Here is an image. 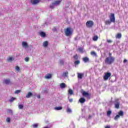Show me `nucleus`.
Returning <instances> with one entry per match:
<instances>
[{
	"label": "nucleus",
	"mask_w": 128,
	"mask_h": 128,
	"mask_svg": "<svg viewBox=\"0 0 128 128\" xmlns=\"http://www.w3.org/2000/svg\"><path fill=\"white\" fill-rule=\"evenodd\" d=\"M116 58L114 56H108L104 60L105 64H112L114 62Z\"/></svg>",
	"instance_id": "nucleus-1"
},
{
	"label": "nucleus",
	"mask_w": 128,
	"mask_h": 128,
	"mask_svg": "<svg viewBox=\"0 0 128 128\" xmlns=\"http://www.w3.org/2000/svg\"><path fill=\"white\" fill-rule=\"evenodd\" d=\"M64 33L66 36H70L72 34V28L68 27L64 30Z\"/></svg>",
	"instance_id": "nucleus-2"
},
{
	"label": "nucleus",
	"mask_w": 128,
	"mask_h": 128,
	"mask_svg": "<svg viewBox=\"0 0 128 128\" xmlns=\"http://www.w3.org/2000/svg\"><path fill=\"white\" fill-rule=\"evenodd\" d=\"M124 111L120 110L118 112V114L116 115V116L114 117V120H118V118H120V116H124Z\"/></svg>",
	"instance_id": "nucleus-3"
},
{
	"label": "nucleus",
	"mask_w": 128,
	"mask_h": 128,
	"mask_svg": "<svg viewBox=\"0 0 128 128\" xmlns=\"http://www.w3.org/2000/svg\"><path fill=\"white\" fill-rule=\"evenodd\" d=\"M94 21L92 20H88L86 22V28H92V26H94Z\"/></svg>",
	"instance_id": "nucleus-4"
},
{
	"label": "nucleus",
	"mask_w": 128,
	"mask_h": 128,
	"mask_svg": "<svg viewBox=\"0 0 128 128\" xmlns=\"http://www.w3.org/2000/svg\"><path fill=\"white\" fill-rule=\"evenodd\" d=\"M110 76H112V73L110 72L104 73V76H103L104 80H108V78H110Z\"/></svg>",
	"instance_id": "nucleus-5"
},
{
	"label": "nucleus",
	"mask_w": 128,
	"mask_h": 128,
	"mask_svg": "<svg viewBox=\"0 0 128 128\" xmlns=\"http://www.w3.org/2000/svg\"><path fill=\"white\" fill-rule=\"evenodd\" d=\"M82 96H86L87 98H88V100L90 98V94H89L86 91H83L82 92Z\"/></svg>",
	"instance_id": "nucleus-6"
},
{
	"label": "nucleus",
	"mask_w": 128,
	"mask_h": 128,
	"mask_svg": "<svg viewBox=\"0 0 128 128\" xmlns=\"http://www.w3.org/2000/svg\"><path fill=\"white\" fill-rule=\"evenodd\" d=\"M110 21L112 22H116V17L114 16V14L112 13L110 16Z\"/></svg>",
	"instance_id": "nucleus-7"
},
{
	"label": "nucleus",
	"mask_w": 128,
	"mask_h": 128,
	"mask_svg": "<svg viewBox=\"0 0 128 128\" xmlns=\"http://www.w3.org/2000/svg\"><path fill=\"white\" fill-rule=\"evenodd\" d=\"M120 101L118 100H116L114 102V106L116 108H117V110H118L120 108Z\"/></svg>",
	"instance_id": "nucleus-8"
},
{
	"label": "nucleus",
	"mask_w": 128,
	"mask_h": 128,
	"mask_svg": "<svg viewBox=\"0 0 128 128\" xmlns=\"http://www.w3.org/2000/svg\"><path fill=\"white\" fill-rule=\"evenodd\" d=\"M82 60L85 63L88 62H90V58L87 56H86L82 58Z\"/></svg>",
	"instance_id": "nucleus-9"
},
{
	"label": "nucleus",
	"mask_w": 128,
	"mask_h": 128,
	"mask_svg": "<svg viewBox=\"0 0 128 128\" xmlns=\"http://www.w3.org/2000/svg\"><path fill=\"white\" fill-rule=\"evenodd\" d=\"M32 4H36L40 2V0H31Z\"/></svg>",
	"instance_id": "nucleus-10"
},
{
	"label": "nucleus",
	"mask_w": 128,
	"mask_h": 128,
	"mask_svg": "<svg viewBox=\"0 0 128 128\" xmlns=\"http://www.w3.org/2000/svg\"><path fill=\"white\" fill-rule=\"evenodd\" d=\"M79 102L80 104H84V103L86 102V98H80L79 100Z\"/></svg>",
	"instance_id": "nucleus-11"
},
{
	"label": "nucleus",
	"mask_w": 128,
	"mask_h": 128,
	"mask_svg": "<svg viewBox=\"0 0 128 128\" xmlns=\"http://www.w3.org/2000/svg\"><path fill=\"white\" fill-rule=\"evenodd\" d=\"M40 36L42 38H46V32H40Z\"/></svg>",
	"instance_id": "nucleus-12"
},
{
	"label": "nucleus",
	"mask_w": 128,
	"mask_h": 128,
	"mask_svg": "<svg viewBox=\"0 0 128 128\" xmlns=\"http://www.w3.org/2000/svg\"><path fill=\"white\" fill-rule=\"evenodd\" d=\"M82 76H84V73H78V78L82 80Z\"/></svg>",
	"instance_id": "nucleus-13"
},
{
	"label": "nucleus",
	"mask_w": 128,
	"mask_h": 128,
	"mask_svg": "<svg viewBox=\"0 0 128 128\" xmlns=\"http://www.w3.org/2000/svg\"><path fill=\"white\" fill-rule=\"evenodd\" d=\"M22 46L24 48H28V45L26 42H22Z\"/></svg>",
	"instance_id": "nucleus-14"
},
{
	"label": "nucleus",
	"mask_w": 128,
	"mask_h": 128,
	"mask_svg": "<svg viewBox=\"0 0 128 128\" xmlns=\"http://www.w3.org/2000/svg\"><path fill=\"white\" fill-rule=\"evenodd\" d=\"M32 96V92H28V94L26 95V98H30V96Z\"/></svg>",
	"instance_id": "nucleus-15"
},
{
	"label": "nucleus",
	"mask_w": 128,
	"mask_h": 128,
	"mask_svg": "<svg viewBox=\"0 0 128 128\" xmlns=\"http://www.w3.org/2000/svg\"><path fill=\"white\" fill-rule=\"evenodd\" d=\"M45 78H47L48 80L50 78H52V74H48L44 76Z\"/></svg>",
	"instance_id": "nucleus-16"
},
{
	"label": "nucleus",
	"mask_w": 128,
	"mask_h": 128,
	"mask_svg": "<svg viewBox=\"0 0 128 128\" xmlns=\"http://www.w3.org/2000/svg\"><path fill=\"white\" fill-rule=\"evenodd\" d=\"M48 46V42L45 41L43 42V46H44V48H46V46Z\"/></svg>",
	"instance_id": "nucleus-17"
},
{
	"label": "nucleus",
	"mask_w": 128,
	"mask_h": 128,
	"mask_svg": "<svg viewBox=\"0 0 128 128\" xmlns=\"http://www.w3.org/2000/svg\"><path fill=\"white\" fill-rule=\"evenodd\" d=\"M60 88H66V85L64 83L60 84Z\"/></svg>",
	"instance_id": "nucleus-18"
},
{
	"label": "nucleus",
	"mask_w": 128,
	"mask_h": 128,
	"mask_svg": "<svg viewBox=\"0 0 128 128\" xmlns=\"http://www.w3.org/2000/svg\"><path fill=\"white\" fill-rule=\"evenodd\" d=\"M4 82L6 84H9L10 83V80L9 79H6L4 80Z\"/></svg>",
	"instance_id": "nucleus-19"
},
{
	"label": "nucleus",
	"mask_w": 128,
	"mask_h": 128,
	"mask_svg": "<svg viewBox=\"0 0 128 128\" xmlns=\"http://www.w3.org/2000/svg\"><path fill=\"white\" fill-rule=\"evenodd\" d=\"M122 34L120 33H118L116 36V38H122Z\"/></svg>",
	"instance_id": "nucleus-20"
},
{
	"label": "nucleus",
	"mask_w": 128,
	"mask_h": 128,
	"mask_svg": "<svg viewBox=\"0 0 128 128\" xmlns=\"http://www.w3.org/2000/svg\"><path fill=\"white\" fill-rule=\"evenodd\" d=\"M60 2H62V0H56L54 2V4L55 6H58Z\"/></svg>",
	"instance_id": "nucleus-21"
},
{
	"label": "nucleus",
	"mask_w": 128,
	"mask_h": 128,
	"mask_svg": "<svg viewBox=\"0 0 128 128\" xmlns=\"http://www.w3.org/2000/svg\"><path fill=\"white\" fill-rule=\"evenodd\" d=\"M68 93L70 96H72V94H74V90L72 89H69L68 90Z\"/></svg>",
	"instance_id": "nucleus-22"
},
{
	"label": "nucleus",
	"mask_w": 128,
	"mask_h": 128,
	"mask_svg": "<svg viewBox=\"0 0 128 128\" xmlns=\"http://www.w3.org/2000/svg\"><path fill=\"white\" fill-rule=\"evenodd\" d=\"M112 22H110V20H106V21H105V24L106 26H108V25H110V24H112Z\"/></svg>",
	"instance_id": "nucleus-23"
},
{
	"label": "nucleus",
	"mask_w": 128,
	"mask_h": 128,
	"mask_svg": "<svg viewBox=\"0 0 128 128\" xmlns=\"http://www.w3.org/2000/svg\"><path fill=\"white\" fill-rule=\"evenodd\" d=\"M92 40H94V42H96V40H98V36H94Z\"/></svg>",
	"instance_id": "nucleus-24"
},
{
	"label": "nucleus",
	"mask_w": 128,
	"mask_h": 128,
	"mask_svg": "<svg viewBox=\"0 0 128 128\" xmlns=\"http://www.w3.org/2000/svg\"><path fill=\"white\" fill-rule=\"evenodd\" d=\"M74 64H76V66H78V64H80V60H76L74 62Z\"/></svg>",
	"instance_id": "nucleus-25"
},
{
	"label": "nucleus",
	"mask_w": 128,
	"mask_h": 128,
	"mask_svg": "<svg viewBox=\"0 0 128 128\" xmlns=\"http://www.w3.org/2000/svg\"><path fill=\"white\" fill-rule=\"evenodd\" d=\"M54 110H62V106L55 107Z\"/></svg>",
	"instance_id": "nucleus-26"
},
{
	"label": "nucleus",
	"mask_w": 128,
	"mask_h": 128,
	"mask_svg": "<svg viewBox=\"0 0 128 128\" xmlns=\"http://www.w3.org/2000/svg\"><path fill=\"white\" fill-rule=\"evenodd\" d=\"M91 56H96V53L94 51H92L90 52Z\"/></svg>",
	"instance_id": "nucleus-27"
},
{
	"label": "nucleus",
	"mask_w": 128,
	"mask_h": 128,
	"mask_svg": "<svg viewBox=\"0 0 128 128\" xmlns=\"http://www.w3.org/2000/svg\"><path fill=\"white\" fill-rule=\"evenodd\" d=\"M54 6H56L54 4V2L52 3V4H50V8H54Z\"/></svg>",
	"instance_id": "nucleus-28"
},
{
	"label": "nucleus",
	"mask_w": 128,
	"mask_h": 128,
	"mask_svg": "<svg viewBox=\"0 0 128 128\" xmlns=\"http://www.w3.org/2000/svg\"><path fill=\"white\" fill-rule=\"evenodd\" d=\"M74 58L76 60H78V54H76L75 56H74Z\"/></svg>",
	"instance_id": "nucleus-29"
},
{
	"label": "nucleus",
	"mask_w": 128,
	"mask_h": 128,
	"mask_svg": "<svg viewBox=\"0 0 128 128\" xmlns=\"http://www.w3.org/2000/svg\"><path fill=\"white\" fill-rule=\"evenodd\" d=\"M14 58L12 57H9L8 58V62H12L14 60Z\"/></svg>",
	"instance_id": "nucleus-30"
},
{
	"label": "nucleus",
	"mask_w": 128,
	"mask_h": 128,
	"mask_svg": "<svg viewBox=\"0 0 128 128\" xmlns=\"http://www.w3.org/2000/svg\"><path fill=\"white\" fill-rule=\"evenodd\" d=\"M14 100H16V98L12 97V98L9 100V102H14Z\"/></svg>",
	"instance_id": "nucleus-31"
},
{
	"label": "nucleus",
	"mask_w": 128,
	"mask_h": 128,
	"mask_svg": "<svg viewBox=\"0 0 128 128\" xmlns=\"http://www.w3.org/2000/svg\"><path fill=\"white\" fill-rule=\"evenodd\" d=\"M110 114H112V111L108 110L107 112V116H110Z\"/></svg>",
	"instance_id": "nucleus-32"
},
{
	"label": "nucleus",
	"mask_w": 128,
	"mask_h": 128,
	"mask_svg": "<svg viewBox=\"0 0 128 128\" xmlns=\"http://www.w3.org/2000/svg\"><path fill=\"white\" fill-rule=\"evenodd\" d=\"M60 62L62 66H64V60H60Z\"/></svg>",
	"instance_id": "nucleus-33"
},
{
	"label": "nucleus",
	"mask_w": 128,
	"mask_h": 128,
	"mask_svg": "<svg viewBox=\"0 0 128 128\" xmlns=\"http://www.w3.org/2000/svg\"><path fill=\"white\" fill-rule=\"evenodd\" d=\"M68 72H64L63 73V76H68Z\"/></svg>",
	"instance_id": "nucleus-34"
},
{
	"label": "nucleus",
	"mask_w": 128,
	"mask_h": 128,
	"mask_svg": "<svg viewBox=\"0 0 128 128\" xmlns=\"http://www.w3.org/2000/svg\"><path fill=\"white\" fill-rule=\"evenodd\" d=\"M6 122H10V117L7 118L6 119Z\"/></svg>",
	"instance_id": "nucleus-35"
},
{
	"label": "nucleus",
	"mask_w": 128,
	"mask_h": 128,
	"mask_svg": "<svg viewBox=\"0 0 128 128\" xmlns=\"http://www.w3.org/2000/svg\"><path fill=\"white\" fill-rule=\"evenodd\" d=\"M18 108L20 110H22V108H24V106H22V104H20L18 105Z\"/></svg>",
	"instance_id": "nucleus-36"
},
{
	"label": "nucleus",
	"mask_w": 128,
	"mask_h": 128,
	"mask_svg": "<svg viewBox=\"0 0 128 128\" xmlns=\"http://www.w3.org/2000/svg\"><path fill=\"white\" fill-rule=\"evenodd\" d=\"M34 128H36L38 126V124H35L32 125Z\"/></svg>",
	"instance_id": "nucleus-37"
},
{
	"label": "nucleus",
	"mask_w": 128,
	"mask_h": 128,
	"mask_svg": "<svg viewBox=\"0 0 128 128\" xmlns=\"http://www.w3.org/2000/svg\"><path fill=\"white\" fill-rule=\"evenodd\" d=\"M66 112H72V110L70 109V108L68 107L67 108Z\"/></svg>",
	"instance_id": "nucleus-38"
},
{
	"label": "nucleus",
	"mask_w": 128,
	"mask_h": 128,
	"mask_svg": "<svg viewBox=\"0 0 128 128\" xmlns=\"http://www.w3.org/2000/svg\"><path fill=\"white\" fill-rule=\"evenodd\" d=\"M78 50H79L80 52H84V49H82V48H78Z\"/></svg>",
	"instance_id": "nucleus-39"
},
{
	"label": "nucleus",
	"mask_w": 128,
	"mask_h": 128,
	"mask_svg": "<svg viewBox=\"0 0 128 128\" xmlns=\"http://www.w3.org/2000/svg\"><path fill=\"white\" fill-rule=\"evenodd\" d=\"M16 70H17L18 72H20V68L18 67V66H16Z\"/></svg>",
	"instance_id": "nucleus-40"
},
{
	"label": "nucleus",
	"mask_w": 128,
	"mask_h": 128,
	"mask_svg": "<svg viewBox=\"0 0 128 128\" xmlns=\"http://www.w3.org/2000/svg\"><path fill=\"white\" fill-rule=\"evenodd\" d=\"M20 90H16L14 92V94H20Z\"/></svg>",
	"instance_id": "nucleus-41"
},
{
	"label": "nucleus",
	"mask_w": 128,
	"mask_h": 128,
	"mask_svg": "<svg viewBox=\"0 0 128 128\" xmlns=\"http://www.w3.org/2000/svg\"><path fill=\"white\" fill-rule=\"evenodd\" d=\"M24 60H25V62H28V60H30V58H28V57H26L24 58Z\"/></svg>",
	"instance_id": "nucleus-42"
},
{
	"label": "nucleus",
	"mask_w": 128,
	"mask_h": 128,
	"mask_svg": "<svg viewBox=\"0 0 128 128\" xmlns=\"http://www.w3.org/2000/svg\"><path fill=\"white\" fill-rule=\"evenodd\" d=\"M107 42H108V44H112V40H107Z\"/></svg>",
	"instance_id": "nucleus-43"
},
{
	"label": "nucleus",
	"mask_w": 128,
	"mask_h": 128,
	"mask_svg": "<svg viewBox=\"0 0 128 128\" xmlns=\"http://www.w3.org/2000/svg\"><path fill=\"white\" fill-rule=\"evenodd\" d=\"M70 102H72V98H69Z\"/></svg>",
	"instance_id": "nucleus-44"
},
{
	"label": "nucleus",
	"mask_w": 128,
	"mask_h": 128,
	"mask_svg": "<svg viewBox=\"0 0 128 128\" xmlns=\"http://www.w3.org/2000/svg\"><path fill=\"white\" fill-rule=\"evenodd\" d=\"M8 112H10V114H12V110H8Z\"/></svg>",
	"instance_id": "nucleus-45"
},
{
	"label": "nucleus",
	"mask_w": 128,
	"mask_h": 128,
	"mask_svg": "<svg viewBox=\"0 0 128 128\" xmlns=\"http://www.w3.org/2000/svg\"><path fill=\"white\" fill-rule=\"evenodd\" d=\"M126 62H128V60H126V59H124V64H126Z\"/></svg>",
	"instance_id": "nucleus-46"
},
{
	"label": "nucleus",
	"mask_w": 128,
	"mask_h": 128,
	"mask_svg": "<svg viewBox=\"0 0 128 128\" xmlns=\"http://www.w3.org/2000/svg\"><path fill=\"white\" fill-rule=\"evenodd\" d=\"M38 98H40V95H38L37 96Z\"/></svg>",
	"instance_id": "nucleus-47"
},
{
	"label": "nucleus",
	"mask_w": 128,
	"mask_h": 128,
	"mask_svg": "<svg viewBox=\"0 0 128 128\" xmlns=\"http://www.w3.org/2000/svg\"><path fill=\"white\" fill-rule=\"evenodd\" d=\"M105 128H110V127L108 126H105Z\"/></svg>",
	"instance_id": "nucleus-48"
},
{
	"label": "nucleus",
	"mask_w": 128,
	"mask_h": 128,
	"mask_svg": "<svg viewBox=\"0 0 128 128\" xmlns=\"http://www.w3.org/2000/svg\"><path fill=\"white\" fill-rule=\"evenodd\" d=\"M92 118V115H89L88 118Z\"/></svg>",
	"instance_id": "nucleus-49"
},
{
	"label": "nucleus",
	"mask_w": 128,
	"mask_h": 128,
	"mask_svg": "<svg viewBox=\"0 0 128 128\" xmlns=\"http://www.w3.org/2000/svg\"><path fill=\"white\" fill-rule=\"evenodd\" d=\"M109 56H112V53L109 52Z\"/></svg>",
	"instance_id": "nucleus-50"
}]
</instances>
